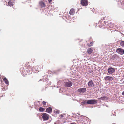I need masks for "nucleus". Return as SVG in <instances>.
<instances>
[{"mask_svg":"<svg viewBox=\"0 0 124 124\" xmlns=\"http://www.w3.org/2000/svg\"><path fill=\"white\" fill-rule=\"evenodd\" d=\"M32 69L29 65L23 68L22 72V74L23 76H25L27 75V73L30 74L32 73Z\"/></svg>","mask_w":124,"mask_h":124,"instance_id":"nucleus-1","label":"nucleus"},{"mask_svg":"<svg viewBox=\"0 0 124 124\" xmlns=\"http://www.w3.org/2000/svg\"><path fill=\"white\" fill-rule=\"evenodd\" d=\"M87 104H95L97 103V100L95 99H91L87 100Z\"/></svg>","mask_w":124,"mask_h":124,"instance_id":"nucleus-2","label":"nucleus"},{"mask_svg":"<svg viewBox=\"0 0 124 124\" xmlns=\"http://www.w3.org/2000/svg\"><path fill=\"white\" fill-rule=\"evenodd\" d=\"M42 116L43 120H47L49 119V115L46 113H43Z\"/></svg>","mask_w":124,"mask_h":124,"instance_id":"nucleus-3","label":"nucleus"},{"mask_svg":"<svg viewBox=\"0 0 124 124\" xmlns=\"http://www.w3.org/2000/svg\"><path fill=\"white\" fill-rule=\"evenodd\" d=\"M80 2L81 4L83 6H87L88 4V1L87 0H81Z\"/></svg>","mask_w":124,"mask_h":124,"instance_id":"nucleus-4","label":"nucleus"},{"mask_svg":"<svg viewBox=\"0 0 124 124\" xmlns=\"http://www.w3.org/2000/svg\"><path fill=\"white\" fill-rule=\"evenodd\" d=\"M114 78V77L109 76H107L104 78V79L106 81H112Z\"/></svg>","mask_w":124,"mask_h":124,"instance_id":"nucleus-5","label":"nucleus"},{"mask_svg":"<svg viewBox=\"0 0 124 124\" xmlns=\"http://www.w3.org/2000/svg\"><path fill=\"white\" fill-rule=\"evenodd\" d=\"M73 83L72 82L69 81L64 83V85L66 87H70L72 85Z\"/></svg>","mask_w":124,"mask_h":124,"instance_id":"nucleus-6","label":"nucleus"},{"mask_svg":"<svg viewBox=\"0 0 124 124\" xmlns=\"http://www.w3.org/2000/svg\"><path fill=\"white\" fill-rule=\"evenodd\" d=\"M107 71L109 73L111 74L115 72V70L114 68L110 67L108 69Z\"/></svg>","mask_w":124,"mask_h":124,"instance_id":"nucleus-7","label":"nucleus"},{"mask_svg":"<svg viewBox=\"0 0 124 124\" xmlns=\"http://www.w3.org/2000/svg\"><path fill=\"white\" fill-rule=\"evenodd\" d=\"M88 87L91 88H93L95 86V84L92 80L88 82Z\"/></svg>","mask_w":124,"mask_h":124,"instance_id":"nucleus-8","label":"nucleus"},{"mask_svg":"<svg viewBox=\"0 0 124 124\" xmlns=\"http://www.w3.org/2000/svg\"><path fill=\"white\" fill-rule=\"evenodd\" d=\"M116 52L121 55H122L124 54V49L122 48H118L116 50Z\"/></svg>","mask_w":124,"mask_h":124,"instance_id":"nucleus-9","label":"nucleus"},{"mask_svg":"<svg viewBox=\"0 0 124 124\" xmlns=\"http://www.w3.org/2000/svg\"><path fill=\"white\" fill-rule=\"evenodd\" d=\"M39 5L41 8L45 7L46 6L44 2L42 1L39 2Z\"/></svg>","mask_w":124,"mask_h":124,"instance_id":"nucleus-10","label":"nucleus"},{"mask_svg":"<svg viewBox=\"0 0 124 124\" xmlns=\"http://www.w3.org/2000/svg\"><path fill=\"white\" fill-rule=\"evenodd\" d=\"M86 88H82L79 89L78 90V92L80 93H84L86 91Z\"/></svg>","mask_w":124,"mask_h":124,"instance_id":"nucleus-11","label":"nucleus"},{"mask_svg":"<svg viewBox=\"0 0 124 124\" xmlns=\"http://www.w3.org/2000/svg\"><path fill=\"white\" fill-rule=\"evenodd\" d=\"M75 12V10L74 9L72 8L71 9L69 12V14L71 15H73L74 14Z\"/></svg>","mask_w":124,"mask_h":124,"instance_id":"nucleus-12","label":"nucleus"},{"mask_svg":"<svg viewBox=\"0 0 124 124\" xmlns=\"http://www.w3.org/2000/svg\"><path fill=\"white\" fill-rule=\"evenodd\" d=\"M93 52V50L90 48H88L87 50V52L88 54H91Z\"/></svg>","mask_w":124,"mask_h":124,"instance_id":"nucleus-13","label":"nucleus"},{"mask_svg":"<svg viewBox=\"0 0 124 124\" xmlns=\"http://www.w3.org/2000/svg\"><path fill=\"white\" fill-rule=\"evenodd\" d=\"M46 111L47 112L49 113H51L52 112V108L51 107H49L47 108L46 109Z\"/></svg>","mask_w":124,"mask_h":124,"instance_id":"nucleus-14","label":"nucleus"},{"mask_svg":"<svg viewBox=\"0 0 124 124\" xmlns=\"http://www.w3.org/2000/svg\"><path fill=\"white\" fill-rule=\"evenodd\" d=\"M3 80L5 82V83L7 84H8L9 82L8 80L6 79V78H4L3 79Z\"/></svg>","mask_w":124,"mask_h":124,"instance_id":"nucleus-15","label":"nucleus"},{"mask_svg":"<svg viewBox=\"0 0 124 124\" xmlns=\"http://www.w3.org/2000/svg\"><path fill=\"white\" fill-rule=\"evenodd\" d=\"M8 5L10 6H13V4L12 1L10 0L8 3Z\"/></svg>","mask_w":124,"mask_h":124,"instance_id":"nucleus-16","label":"nucleus"},{"mask_svg":"<svg viewBox=\"0 0 124 124\" xmlns=\"http://www.w3.org/2000/svg\"><path fill=\"white\" fill-rule=\"evenodd\" d=\"M45 110V109L44 108L40 107L39 109V111L40 112H43Z\"/></svg>","mask_w":124,"mask_h":124,"instance_id":"nucleus-17","label":"nucleus"},{"mask_svg":"<svg viewBox=\"0 0 124 124\" xmlns=\"http://www.w3.org/2000/svg\"><path fill=\"white\" fill-rule=\"evenodd\" d=\"M93 42H91L89 44L88 43L87 44V46L88 47H90L93 46Z\"/></svg>","mask_w":124,"mask_h":124,"instance_id":"nucleus-18","label":"nucleus"},{"mask_svg":"<svg viewBox=\"0 0 124 124\" xmlns=\"http://www.w3.org/2000/svg\"><path fill=\"white\" fill-rule=\"evenodd\" d=\"M120 46L122 47H124V41H122L120 43Z\"/></svg>","mask_w":124,"mask_h":124,"instance_id":"nucleus-19","label":"nucleus"},{"mask_svg":"<svg viewBox=\"0 0 124 124\" xmlns=\"http://www.w3.org/2000/svg\"><path fill=\"white\" fill-rule=\"evenodd\" d=\"M54 112L55 113L59 114V113L60 111L56 109L54 110Z\"/></svg>","mask_w":124,"mask_h":124,"instance_id":"nucleus-20","label":"nucleus"},{"mask_svg":"<svg viewBox=\"0 0 124 124\" xmlns=\"http://www.w3.org/2000/svg\"><path fill=\"white\" fill-rule=\"evenodd\" d=\"M42 103L43 105H44L45 106L46 105V102L45 101H43Z\"/></svg>","mask_w":124,"mask_h":124,"instance_id":"nucleus-21","label":"nucleus"},{"mask_svg":"<svg viewBox=\"0 0 124 124\" xmlns=\"http://www.w3.org/2000/svg\"><path fill=\"white\" fill-rule=\"evenodd\" d=\"M100 99L102 100H104V99H105V97H101L100 98Z\"/></svg>","mask_w":124,"mask_h":124,"instance_id":"nucleus-22","label":"nucleus"},{"mask_svg":"<svg viewBox=\"0 0 124 124\" xmlns=\"http://www.w3.org/2000/svg\"><path fill=\"white\" fill-rule=\"evenodd\" d=\"M82 103L84 104H87V102L85 101H84Z\"/></svg>","mask_w":124,"mask_h":124,"instance_id":"nucleus-23","label":"nucleus"},{"mask_svg":"<svg viewBox=\"0 0 124 124\" xmlns=\"http://www.w3.org/2000/svg\"><path fill=\"white\" fill-rule=\"evenodd\" d=\"M52 0H48L49 2V3H50L52 2Z\"/></svg>","mask_w":124,"mask_h":124,"instance_id":"nucleus-24","label":"nucleus"},{"mask_svg":"<svg viewBox=\"0 0 124 124\" xmlns=\"http://www.w3.org/2000/svg\"><path fill=\"white\" fill-rule=\"evenodd\" d=\"M122 94L124 96V91L122 92Z\"/></svg>","mask_w":124,"mask_h":124,"instance_id":"nucleus-25","label":"nucleus"},{"mask_svg":"<svg viewBox=\"0 0 124 124\" xmlns=\"http://www.w3.org/2000/svg\"><path fill=\"white\" fill-rule=\"evenodd\" d=\"M117 56L116 55H114L113 57H116Z\"/></svg>","mask_w":124,"mask_h":124,"instance_id":"nucleus-26","label":"nucleus"},{"mask_svg":"<svg viewBox=\"0 0 124 124\" xmlns=\"http://www.w3.org/2000/svg\"><path fill=\"white\" fill-rule=\"evenodd\" d=\"M0 82L1 83H2V82L1 78H0Z\"/></svg>","mask_w":124,"mask_h":124,"instance_id":"nucleus-27","label":"nucleus"},{"mask_svg":"<svg viewBox=\"0 0 124 124\" xmlns=\"http://www.w3.org/2000/svg\"><path fill=\"white\" fill-rule=\"evenodd\" d=\"M70 124H76L75 123L74 124L73 123H71Z\"/></svg>","mask_w":124,"mask_h":124,"instance_id":"nucleus-28","label":"nucleus"},{"mask_svg":"<svg viewBox=\"0 0 124 124\" xmlns=\"http://www.w3.org/2000/svg\"><path fill=\"white\" fill-rule=\"evenodd\" d=\"M28 64H27L28 65V64H29V62H28Z\"/></svg>","mask_w":124,"mask_h":124,"instance_id":"nucleus-29","label":"nucleus"},{"mask_svg":"<svg viewBox=\"0 0 124 124\" xmlns=\"http://www.w3.org/2000/svg\"><path fill=\"white\" fill-rule=\"evenodd\" d=\"M123 82L124 83V81H123Z\"/></svg>","mask_w":124,"mask_h":124,"instance_id":"nucleus-30","label":"nucleus"},{"mask_svg":"<svg viewBox=\"0 0 124 124\" xmlns=\"http://www.w3.org/2000/svg\"><path fill=\"white\" fill-rule=\"evenodd\" d=\"M99 27H100V28H101V27H100V26H99Z\"/></svg>","mask_w":124,"mask_h":124,"instance_id":"nucleus-31","label":"nucleus"}]
</instances>
